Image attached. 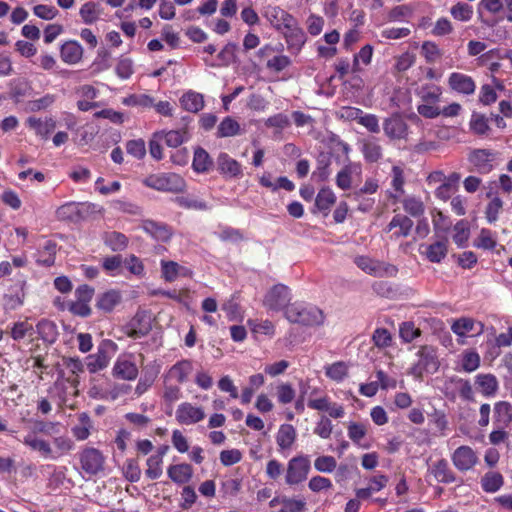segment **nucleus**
<instances>
[{
	"label": "nucleus",
	"instance_id": "nucleus-1",
	"mask_svg": "<svg viewBox=\"0 0 512 512\" xmlns=\"http://www.w3.org/2000/svg\"><path fill=\"white\" fill-rule=\"evenodd\" d=\"M143 184L146 187L172 193L183 192L186 183L183 177L176 173H157L148 175Z\"/></svg>",
	"mask_w": 512,
	"mask_h": 512
},
{
	"label": "nucleus",
	"instance_id": "nucleus-2",
	"mask_svg": "<svg viewBox=\"0 0 512 512\" xmlns=\"http://www.w3.org/2000/svg\"><path fill=\"white\" fill-rule=\"evenodd\" d=\"M78 459L82 471L89 476H96L105 470L106 456L97 448H82L78 453Z\"/></svg>",
	"mask_w": 512,
	"mask_h": 512
},
{
	"label": "nucleus",
	"instance_id": "nucleus-3",
	"mask_svg": "<svg viewBox=\"0 0 512 512\" xmlns=\"http://www.w3.org/2000/svg\"><path fill=\"white\" fill-rule=\"evenodd\" d=\"M117 351V344L110 339L102 340L97 352L89 355L86 359V366L90 373H96L105 369Z\"/></svg>",
	"mask_w": 512,
	"mask_h": 512
},
{
	"label": "nucleus",
	"instance_id": "nucleus-4",
	"mask_svg": "<svg viewBox=\"0 0 512 512\" xmlns=\"http://www.w3.org/2000/svg\"><path fill=\"white\" fill-rule=\"evenodd\" d=\"M354 263L363 272L374 277H395L398 273V269L395 265L365 255L356 256Z\"/></svg>",
	"mask_w": 512,
	"mask_h": 512
},
{
	"label": "nucleus",
	"instance_id": "nucleus-5",
	"mask_svg": "<svg viewBox=\"0 0 512 512\" xmlns=\"http://www.w3.org/2000/svg\"><path fill=\"white\" fill-rule=\"evenodd\" d=\"M310 459L307 456L291 458L285 470V484L295 486L304 482L310 471Z\"/></svg>",
	"mask_w": 512,
	"mask_h": 512
},
{
	"label": "nucleus",
	"instance_id": "nucleus-6",
	"mask_svg": "<svg viewBox=\"0 0 512 512\" xmlns=\"http://www.w3.org/2000/svg\"><path fill=\"white\" fill-rule=\"evenodd\" d=\"M285 317L291 323L312 325L317 321V309L304 302H294L285 309Z\"/></svg>",
	"mask_w": 512,
	"mask_h": 512
},
{
	"label": "nucleus",
	"instance_id": "nucleus-7",
	"mask_svg": "<svg viewBox=\"0 0 512 512\" xmlns=\"http://www.w3.org/2000/svg\"><path fill=\"white\" fill-rule=\"evenodd\" d=\"M451 331L458 337L457 343L464 345L468 336L474 337L483 333L484 324L470 317H461L453 321Z\"/></svg>",
	"mask_w": 512,
	"mask_h": 512
},
{
	"label": "nucleus",
	"instance_id": "nucleus-8",
	"mask_svg": "<svg viewBox=\"0 0 512 512\" xmlns=\"http://www.w3.org/2000/svg\"><path fill=\"white\" fill-rule=\"evenodd\" d=\"M451 461L458 471L465 473L474 469L479 462V458L472 447L461 445L451 454Z\"/></svg>",
	"mask_w": 512,
	"mask_h": 512
},
{
	"label": "nucleus",
	"instance_id": "nucleus-9",
	"mask_svg": "<svg viewBox=\"0 0 512 512\" xmlns=\"http://www.w3.org/2000/svg\"><path fill=\"white\" fill-rule=\"evenodd\" d=\"M206 414L201 406L190 402H182L175 413L176 421L181 425H194L204 420Z\"/></svg>",
	"mask_w": 512,
	"mask_h": 512
},
{
	"label": "nucleus",
	"instance_id": "nucleus-10",
	"mask_svg": "<svg viewBox=\"0 0 512 512\" xmlns=\"http://www.w3.org/2000/svg\"><path fill=\"white\" fill-rule=\"evenodd\" d=\"M290 301V290L283 284L274 285L265 295L263 303L270 310L279 311L286 308Z\"/></svg>",
	"mask_w": 512,
	"mask_h": 512
},
{
	"label": "nucleus",
	"instance_id": "nucleus-11",
	"mask_svg": "<svg viewBox=\"0 0 512 512\" xmlns=\"http://www.w3.org/2000/svg\"><path fill=\"white\" fill-rule=\"evenodd\" d=\"M383 131L391 141L407 140L409 127L400 115L394 114L384 120Z\"/></svg>",
	"mask_w": 512,
	"mask_h": 512
},
{
	"label": "nucleus",
	"instance_id": "nucleus-12",
	"mask_svg": "<svg viewBox=\"0 0 512 512\" xmlns=\"http://www.w3.org/2000/svg\"><path fill=\"white\" fill-rule=\"evenodd\" d=\"M280 32L286 40L288 49L299 50L305 43L306 37L304 31L299 27L298 21L292 16L291 21L281 27Z\"/></svg>",
	"mask_w": 512,
	"mask_h": 512
},
{
	"label": "nucleus",
	"instance_id": "nucleus-13",
	"mask_svg": "<svg viewBox=\"0 0 512 512\" xmlns=\"http://www.w3.org/2000/svg\"><path fill=\"white\" fill-rule=\"evenodd\" d=\"M217 170L225 178H241L243 168L240 162L226 152H220L217 160Z\"/></svg>",
	"mask_w": 512,
	"mask_h": 512
},
{
	"label": "nucleus",
	"instance_id": "nucleus-14",
	"mask_svg": "<svg viewBox=\"0 0 512 512\" xmlns=\"http://www.w3.org/2000/svg\"><path fill=\"white\" fill-rule=\"evenodd\" d=\"M448 238L442 237L431 244L420 245V254L425 256L426 259L432 263H440L448 253Z\"/></svg>",
	"mask_w": 512,
	"mask_h": 512
},
{
	"label": "nucleus",
	"instance_id": "nucleus-15",
	"mask_svg": "<svg viewBox=\"0 0 512 512\" xmlns=\"http://www.w3.org/2000/svg\"><path fill=\"white\" fill-rule=\"evenodd\" d=\"M26 279L22 274L18 275L16 282L9 288V293L4 296L5 305L15 310L24 304L26 296Z\"/></svg>",
	"mask_w": 512,
	"mask_h": 512
},
{
	"label": "nucleus",
	"instance_id": "nucleus-16",
	"mask_svg": "<svg viewBox=\"0 0 512 512\" xmlns=\"http://www.w3.org/2000/svg\"><path fill=\"white\" fill-rule=\"evenodd\" d=\"M448 86L451 90L467 96L474 94L476 90V83L473 78L460 72H453L449 75Z\"/></svg>",
	"mask_w": 512,
	"mask_h": 512
},
{
	"label": "nucleus",
	"instance_id": "nucleus-17",
	"mask_svg": "<svg viewBox=\"0 0 512 512\" xmlns=\"http://www.w3.org/2000/svg\"><path fill=\"white\" fill-rule=\"evenodd\" d=\"M130 358L131 355L129 357L123 356L117 358L112 369L114 377L127 381H132L137 378L139 374L138 367Z\"/></svg>",
	"mask_w": 512,
	"mask_h": 512
},
{
	"label": "nucleus",
	"instance_id": "nucleus-18",
	"mask_svg": "<svg viewBox=\"0 0 512 512\" xmlns=\"http://www.w3.org/2000/svg\"><path fill=\"white\" fill-rule=\"evenodd\" d=\"M494 157L495 154L489 149H475L470 153L468 160L477 172L488 174L493 169Z\"/></svg>",
	"mask_w": 512,
	"mask_h": 512
},
{
	"label": "nucleus",
	"instance_id": "nucleus-19",
	"mask_svg": "<svg viewBox=\"0 0 512 512\" xmlns=\"http://www.w3.org/2000/svg\"><path fill=\"white\" fill-rule=\"evenodd\" d=\"M476 390L486 398L495 397L499 390V381L492 373H479L474 377Z\"/></svg>",
	"mask_w": 512,
	"mask_h": 512
},
{
	"label": "nucleus",
	"instance_id": "nucleus-20",
	"mask_svg": "<svg viewBox=\"0 0 512 512\" xmlns=\"http://www.w3.org/2000/svg\"><path fill=\"white\" fill-rule=\"evenodd\" d=\"M362 168L360 164L349 163L345 165L336 175V184L342 190L352 188L355 178H360Z\"/></svg>",
	"mask_w": 512,
	"mask_h": 512
},
{
	"label": "nucleus",
	"instance_id": "nucleus-21",
	"mask_svg": "<svg viewBox=\"0 0 512 512\" xmlns=\"http://www.w3.org/2000/svg\"><path fill=\"white\" fill-rule=\"evenodd\" d=\"M263 17L270 23V25L275 29L279 30L281 27L291 21L293 15L288 13L286 10L282 9L279 6L268 5L264 8Z\"/></svg>",
	"mask_w": 512,
	"mask_h": 512
},
{
	"label": "nucleus",
	"instance_id": "nucleus-22",
	"mask_svg": "<svg viewBox=\"0 0 512 512\" xmlns=\"http://www.w3.org/2000/svg\"><path fill=\"white\" fill-rule=\"evenodd\" d=\"M193 371V363L189 359H182L173 364L165 375V379L174 380L179 384L185 383Z\"/></svg>",
	"mask_w": 512,
	"mask_h": 512
},
{
	"label": "nucleus",
	"instance_id": "nucleus-23",
	"mask_svg": "<svg viewBox=\"0 0 512 512\" xmlns=\"http://www.w3.org/2000/svg\"><path fill=\"white\" fill-rule=\"evenodd\" d=\"M142 229L157 241L167 242L172 236L170 227L162 222L146 219L142 221Z\"/></svg>",
	"mask_w": 512,
	"mask_h": 512
},
{
	"label": "nucleus",
	"instance_id": "nucleus-24",
	"mask_svg": "<svg viewBox=\"0 0 512 512\" xmlns=\"http://www.w3.org/2000/svg\"><path fill=\"white\" fill-rule=\"evenodd\" d=\"M83 48L76 40H68L60 47L61 60L69 65L77 64L82 60Z\"/></svg>",
	"mask_w": 512,
	"mask_h": 512
},
{
	"label": "nucleus",
	"instance_id": "nucleus-25",
	"mask_svg": "<svg viewBox=\"0 0 512 512\" xmlns=\"http://www.w3.org/2000/svg\"><path fill=\"white\" fill-rule=\"evenodd\" d=\"M122 301V294L119 290L110 289L97 296L96 308L104 313L112 312Z\"/></svg>",
	"mask_w": 512,
	"mask_h": 512
},
{
	"label": "nucleus",
	"instance_id": "nucleus-26",
	"mask_svg": "<svg viewBox=\"0 0 512 512\" xmlns=\"http://www.w3.org/2000/svg\"><path fill=\"white\" fill-rule=\"evenodd\" d=\"M169 479L177 485H183L191 481L193 467L188 463L171 464L167 468Z\"/></svg>",
	"mask_w": 512,
	"mask_h": 512
},
{
	"label": "nucleus",
	"instance_id": "nucleus-27",
	"mask_svg": "<svg viewBox=\"0 0 512 512\" xmlns=\"http://www.w3.org/2000/svg\"><path fill=\"white\" fill-rule=\"evenodd\" d=\"M26 125L28 128L34 130L37 136L42 139H48L56 128V121L51 117L42 120L41 118L31 116L27 118Z\"/></svg>",
	"mask_w": 512,
	"mask_h": 512
},
{
	"label": "nucleus",
	"instance_id": "nucleus-28",
	"mask_svg": "<svg viewBox=\"0 0 512 512\" xmlns=\"http://www.w3.org/2000/svg\"><path fill=\"white\" fill-rule=\"evenodd\" d=\"M493 423L500 428H507L512 423V404L497 401L493 408Z\"/></svg>",
	"mask_w": 512,
	"mask_h": 512
},
{
	"label": "nucleus",
	"instance_id": "nucleus-29",
	"mask_svg": "<svg viewBox=\"0 0 512 512\" xmlns=\"http://www.w3.org/2000/svg\"><path fill=\"white\" fill-rule=\"evenodd\" d=\"M430 472L439 483L451 484L456 481L455 473L450 468L448 461L444 458L433 463L430 467Z\"/></svg>",
	"mask_w": 512,
	"mask_h": 512
},
{
	"label": "nucleus",
	"instance_id": "nucleus-30",
	"mask_svg": "<svg viewBox=\"0 0 512 512\" xmlns=\"http://www.w3.org/2000/svg\"><path fill=\"white\" fill-rule=\"evenodd\" d=\"M388 482L389 478L386 475L380 474L372 476L368 480V486L356 489L355 495L358 499H369L373 493L384 489Z\"/></svg>",
	"mask_w": 512,
	"mask_h": 512
},
{
	"label": "nucleus",
	"instance_id": "nucleus-31",
	"mask_svg": "<svg viewBox=\"0 0 512 512\" xmlns=\"http://www.w3.org/2000/svg\"><path fill=\"white\" fill-rule=\"evenodd\" d=\"M297 438L296 429L291 424L280 425L276 434V443L279 447V451L284 453L287 450H291L293 444Z\"/></svg>",
	"mask_w": 512,
	"mask_h": 512
},
{
	"label": "nucleus",
	"instance_id": "nucleus-32",
	"mask_svg": "<svg viewBox=\"0 0 512 512\" xmlns=\"http://www.w3.org/2000/svg\"><path fill=\"white\" fill-rule=\"evenodd\" d=\"M56 218L59 221L79 222L83 218L81 205L76 202H67L57 208Z\"/></svg>",
	"mask_w": 512,
	"mask_h": 512
},
{
	"label": "nucleus",
	"instance_id": "nucleus-33",
	"mask_svg": "<svg viewBox=\"0 0 512 512\" xmlns=\"http://www.w3.org/2000/svg\"><path fill=\"white\" fill-rule=\"evenodd\" d=\"M124 329L127 337L132 339H140L149 334L151 331V325L149 322L143 323V317L137 314L125 326Z\"/></svg>",
	"mask_w": 512,
	"mask_h": 512
},
{
	"label": "nucleus",
	"instance_id": "nucleus-34",
	"mask_svg": "<svg viewBox=\"0 0 512 512\" xmlns=\"http://www.w3.org/2000/svg\"><path fill=\"white\" fill-rule=\"evenodd\" d=\"M161 134L162 140L165 141V144L168 147L177 148L183 143L187 142L191 138V134L187 127H183L177 130H169V131H157Z\"/></svg>",
	"mask_w": 512,
	"mask_h": 512
},
{
	"label": "nucleus",
	"instance_id": "nucleus-35",
	"mask_svg": "<svg viewBox=\"0 0 512 512\" xmlns=\"http://www.w3.org/2000/svg\"><path fill=\"white\" fill-rule=\"evenodd\" d=\"M269 506L273 509V512H301L304 509L305 502L287 497H275L270 501Z\"/></svg>",
	"mask_w": 512,
	"mask_h": 512
},
{
	"label": "nucleus",
	"instance_id": "nucleus-36",
	"mask_svg": "<svg viewBox=\"0 0 512 512\" xmlns=\"http://www.w3.org/2000/svg\"><path fill=\"white\" fill-rule=\"evenodd\" d=\"M181 107L188 112L198 113L204 107V97L201 93L189 90L179 99Z\"/></svg>",
	"mask_w": 512,
	"mask_h": 512
},
{
	"label": "nucleus",
	"instance_id": "nucleus-37",
	"mask_svg": "<svg viewBox=\"0 0 512 512\" xmlns=\"http://www.w3.org/2000/svg\"><path fill=\"white\" fill-rule=\"evenodd\" d=\"M369 424L363 422H349L347 425V435L349 439L357 446L369 448V444H363L362 440L368 433Z\"/></svg>",
	"mask_w": 512,
	"mask_h": 512
},
{
	"label": "nucleus",
	"instance_id": "nucleus-38",
	"mask_svg": "<svg viewBox=\"0 0 512 512\" xmlns=\"http://www.w3.org/2000/svg\"><path fill=\"white\" fill-rule=\"evenodd\" d=\"M391 186L394 192L389 194V198L393 200V202L399 201L400 197L404 194V170L400 166L394 165L391 170Z\"/></svg>",
	"mask_w": 512,
	"mask_h": 512
},
{
	"label": "nucleus",
	"instance_id": "nucleus-39",
	"mask_svg": "<svg viewBox=\"0 0 512 512\" xmlns=\"http://www.w3.org/2000/svg\"><path fill=\"white\" fill-rule=\"evenodd\" d=\"M57 253V243L48 240L44 246L38 250L36 262L38 265L51 267L55 264Z\"/></svg>",
	"mask_w": 512,
	"mask_h": 512
},
{
	"label": "nucleus",
	"instance_id": "nucleus-40",
	"mask_svg": "<svg viewBox=\"0 0 512 512\" xmlns=\"http://www.w3.org/2000/svg\"><path fill=\"white\" fill-rule=\"evenodd\" d=\"M75 444L73 440L66 435L58 436L53 439L52 456L51 460H58L59 458L68 455L74 450Z\"/></svg>",
	"mask_w": 512,
	"mask_h": 512
},
{
	"label": "nucleus",
	"instance_id": "nucleus-41",
	"mask_svg": "<svg viewBox=\"0 0 512 512\" xmlns=\"http://www.w3.org/2000/svg\"><path fill=\"white\" fill-rule=\"evenodd\" d=\"M412 227L413 221L408 216L397 214L389 222L388 231L398 228V230L394 232L395 237H407Z\"/></svg>",
	"mask_w": 512,
	"mask_h": 512
},
{
	"label": "nucleus",
	"instance_id": "nucleus-42",
	"mask_svg": "<svg viewBox=\"0 0 512 512\" xmlns=\"http://www.w3.org/2000/svg\"><path fill=\"white\" fill-rule=\"evenodd\" d=\"M23 443L32 450L39 452L43 458L51 460L52 446L48 441L28 434L24 437Z\"/></svg>",
	"mask_w": 512,
	"mask_h": 512
},
{
	"label": "nucleus",
	"instance_id": "nucleus-43",
	"mask_svg": "<svg viewBox=\"0 0 512 512\" xmlns=\"http://www.w3.org/2000/svg\"><path fill=\"white\" fill-rule=\"evenodd\" d=\"M504 484V477L500 472L489 471L481 478V488L486 493H495Z\"/></svg>",
	"mask_w": 512,
	"mask_h": 512
},
{
	"label": "nucleus",
	"instance_id": "nucleus-44",
	"mask_svg": "<svg viewBox=\"0 0 512 512\" xmlns=\"http://www.w3.org/2000/svg\"><path fill=\"white\" fill-rule=\"evenodd\" d=\"M213 165V161L209 153L202 147H197L194 150V156L192 161V168L197 173L208 172Z\"/></svg>",
	"mask_w": 512,
	"mask_h": 512
},
{
	"label": "nucleus",
	"instance_id": "nucleus-45",
	"mask_svg": "<svg viewBox=\"0 0 512 512\" xmlns=\"http://www.w3.org/2000/svg\"><path fill=\"white\" fill-rule=\"evenodd\" d=\"M489 119L482 113L473 112L469 121L471 132L479 137L487 136L491 131Z\"/></svg>",
	"mask_w": 512,
	"mask_h": 512
},
{
	"label": "nucleus",
	"instance_id": "nucleus-46",
	"mask_svg": "<svg viewBox=\"0 0 512 512\" xmlns=\"http://www.w3.org/2000/svg\"><path fill=\"white\" fill-rule=\"evenodd\" d=\"M241 134L240 124L231 116L225 117L217 127L218 138L233 137Z\"/></svg>",
	"mask_w": 512,
	"mask_h": 512
},
{
	"label": "nucleus",
	"instance_id": "nucleus-47",
	"mask_svg": "<svg viewBox=\"0 0 512 512\" xmlns=\"http://www.w3.org/2000/svg\"><path fill=\"white\" fill-rule=\"evenodd\" d=\"M419 362L418 366L421 369L428 371L430 368L436 370L438 367V361L435 354V350L430 346H421L418 351Z\"/></svg>",
	"mask_w": 512,
	"mask_h": 512
},
{
	"label": "nucleus",
	"instance_id": "nucleus-48",
	"mask_svg": "<svg viewBox=\"0 0 512 512\" xmlns=\"http://www.w3.org/2000/svg\"><path fill=\"white\" fill-rule=\"evenodd\" d=\"M78 420L80 424L72 427L71 431L76 440L84 441L90 436L91 419L88 413L83 412L79 414Z\"/></svg>",
	"mask_w": 512,
	"mask_h": 512
},
{
	"label": "nucleus",
	"instance_id": "nucleus-49",
	"mask_svg": "<svg viewBox=\"0 0 512 512\" xmlns=\"http://www.w3.org/2000/svg\"><path fill=\"white\" fill-rule=\"evenodd\" d=\"M101 10L98 3L89 1L84 3L79 11L80 17L85 24H93L99 19Z\"/></svg>",
	"mask_w": 512,
	"mask_h": 512
},
{
	"label": "nucleus",
	"instance_id": "nucleus-50",
	"mask_svg": "<svg viewBox=\"0 0 512 512\" xmlns=\"http://www.w3.org/2000/svg\"><path fill=\"white\" fill-rule=\"evenodd\" d=\"M364 159L369 163L378 162L382 156V147L374 140H366L361 149Z\"/></svg>",
	"mask_w": 512,
	"mask_h": 512
},
{
	"label": "nucleus",
	"instance_id": "nucleus-51",
	"mask_svg": "<svg viewBox=\"0 0 512 512\" xmlns=\"http://www.w3.org/2000/svg\"><path fill=\"white\" fill-rule=\"evenodd\" d=\"M421 55L429 64H434L443 56V51L433 41H424L421 45Z\"/></svg>",
	"mask_w": 512,
	"mask_h": 512
},
{
	"label": "nucleus",
	"instance_id": "nucleus-52",
	"mask_svg": "<svg viewBox=\"0 0 512 512\" xmlns=\"http://www.w3.org/2000/svg\"><path fill=\"white\" fill-rule=\"evenodd\" d=\"M403 209L412 217H420L424 214L425 205L421 198L408 196L402 200Z\"/></svg>",
	"mask_w": 512,
	"mask_h": 512
},
{
	"label": "nucleus",
	"instance_id": "nucleus-53",
	"mask_svg": "<svg viewBox=\"0 0 512 512\" xmlns=\"http://www.w3.org/2000/svg\"><path fill=\"white\" fill-rule=\"evenodd\" d=\"M105 244L112 251H123L128 246V238L121 232L112 231L105 235Z\"/></svg>",
	"mask_w": 512,
	"mask_h": 512
},
{
	"label": "nucleus",
	"instance_id": "nucleus-54",
	"mask_svg": "<svg viewBox=\"0 0 512 512\" xmlns=\"http://www.w3.org/2000/svg\"><path fill=\"white\" fill-rule=\"evenodd\" d=\"M123 475L131 483H136L141 479L142 471L139 461L136 458H129L123 465Z\"/></svg>",
	"mask_w": 512,
	"mask_h": 512
},
{
	"label": "nucleus",
	"instance_id": "nucleus-55",
	"mask_svg": "<svg viewBox=\"0 0 512 512\" xmlns=\"http://www.w3.org/2000/svg\"><path fill=\"white\" fill-rule=\"evenodd\" d=\"M163 474V460L149 456L146 460L145 475L150 480H157Z\"/></svg>",
	"mask_w": 512,
	"mask_h": 512
},
{
	"label": "nucleus",
	"instance_id": "nucleus-56",
	"mask_svg": "<svg viewBox=\"0 0 512 512\" xmlns=\"http://www.w3.org/2000/svg\"><path fill=\"white\" fill-rule=\"evenodd\" d=\"M461 366L465 372L471 373L480 366V356L475 350H465L462 354Z\"/></svg>",
	"mask_w": 512,
	"mask_h": 512
},
{
	"label": "nucleus",
	"instance_id": "nucleus-57",
	"mask_svg": "<svg viewBox=\"0 0 512 512\" xmlns=\"http://www.w3.org/2000/svg\"><path fill=\"white\" fill-rule=\"evenodd\" d=\"M326 376L330 379L341 382L348 374V367L345 362L338 361L325 367Z\"/></svg>",
	"mask_w": 512,
	"mask_h": 512
},
{
	"label": "nucleus",
	"instance_id": "nucleus-58",
	"mask_svg": "<svg viewBox=\"0 0 512 512\" xmlns=\"http://www.w3.org/2000/svg\"><path fill=\"white\" fill-rule=\"evenodd\" d=\"M122 103L130 107H152L154 105V99L146 94H131L125 97Z\"/></svg>",
	"mask_w": 512,
	"mask_h": 512
},
{
	"label": "nucleus",
	"instance_id": "nucleus-59",
	"mask_svg": "<svg viewBox=\"0 0 512 512\" xmlns=\"http://www.w3.org/2000/svg\"><path fill=\"white\" fill-rule=\"evenodd\" d=\"M11 337L15 341H20L27 336L33 335V326L28 321L15 322L11 328Z\"/></svg>",
	"mask_w": 512,
	"mask_h": 512
},
{
	"label": "nucleus",
	"instance_id": "nucleus-60",
	"mask_svg": "<svg viewBox=\"0 0 512 512\" xmlns=\"http://www.w3.org/2000/svg\"><path fill=\"white\" fill-rule=\"evenodd\" d=\"M422 103L437 104L442 95L441 88L436 85H427L421 88L419 92Z\"/></svg>",
	"mask_w": 512,
	"mask_h": 512
},
{
	"label": "nucleus",
	"instance_id": "nucleus-61",
	"mask_svg": "<svg viewBox=\"0 0 512 512\" xmlns=\"http://www.w3.org/2000/svg\"><path fill=\"white\" fill-rule=\"evenodd\" d=\"M31 90H32V88L27 81L15 80L11 84L10 95L16 102H19L23 98L29 96Z\"/></svg>",
	"mask_w": 512,
	"mask_h": 512
},
{
	"label": "nucleus",
	"instance_id": "nucleus-62",
	"mask_svg": "<svg viewBox=\"0 0 512 512\" xmlns=\"http://www.w3.org/2000/svg\"><path fill=\"white\" fill-rule=\"evenodd\" d=\"M161 277L164 281L172 283L178 278V263L172 260L160 261Z\"/></svg>",
	"mask_w": 512,
	"mask_h": 512
},
{
	"label": "nucleus",
	"instance_id": "nucleus-63",
	"mask_svg": "<svg viewBox=\"0 0 512 512\" xmlns=\"http://www.w3.org/2000/svg\"><path fill=\"white\" fill-rule=\"evenodd\" d=\"M400 338L405 343H410L421 335V330L411 321L403 322L399 328Z\"/></svg>",
	"mask_w": 512,
	"mask_h": 512
},
{
	"label": "nucleus",
	"instance_id": "nucleus-64",
	"mask_svg": "<svg viewBox=\"0 0 512 512\" xmlns=\"http://www.w3.org/2000/svg\"><path fill=\"white\" fill-rule=\"evenodd\" d=\"M126 152L137 160H142L146 156V145L143 139H133L127 141Z\"/></svg>",
	"mask_w": 512,
	"mask_h": 512
}]
</instances>
